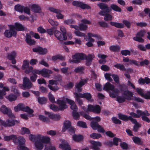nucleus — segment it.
Listing matches in <instances>:
<instances>
[{
    "instance_id": "aec40b11",
    "label": "nucleus",
    "mask_w": 150,
    "mask_h": 150,
    "mask_svg": "<svg viewBox=\"0 0 150 150\" xmlns=\"http://www.w3.org/2000/svg\"><path fill=\"white\" fill-rule=\"evenodd\" d=\"M119 118L125 122H127L130 120L131 122L134 119L131 116H128L126 115H124L121 113H119L118 114Z\"/></svg>"
},
{
    "instance_id": "f8f14e48",
    "label": "nucleus",
    "mask_w": 150,
    "mask_h": 150,
    "mask_svg": "<svg viewBox=\"0 0 150 150\" xmlns=\"http://www.w3.org/2000/svg\"><path fill=\"white\" fill-rule=\"evenodd\" d=\"M90 142L92 145L91 146V149L93 150H100V148L98 146H100L102 145L101 143L99 142H96L93 140H91Z\"/></svg>"
},
{
    "instance_id": "4c0bfd02",
    "label": "nucleus",
    "mask_w": 150,
    "mask_h": 150,
    "mask_svg": "<svg viewBox=\"0 0 150 150\" xmlns=\"http://www.w3.org/2000/svg\"><path fill=\"white\" fill-rule=\"evenodd\" d=\"M24 8V6L20 4H17L14 7V8L16 11L21 13L23 12Z\"/></svg>"
},
{
    "instance_id": "a18cd8bd",
    "label": "nucleus",
    "mask_w": 150,
    "mask_h": 150,
    "mask_svg": "<svg viewBox=\"0 0 150 150\" xmlns=\"http://www.w3.org/2000/svg\"><path fill=\"white\" fill-rule=\"evenodd\" d=\"M64 22L65 24L69 25L70 26L71 25L75 24V21L73 19H69L64 20Z\"/></svg>"
},
{
    "instance_id": "13d9d810",
    "label": "nucleus",
    "mask_w": 150,
    "mask_h": 150,
    "mask_svg": "<svg viewBox=\"0 0 150 150\" xmlns=\"http://www.w3.org/2000/svg\"><path fill=\"white\" fill-rule=\"evenodd\" d=\"M112 122L115 124H120L122 122L115 117H113L111 118Z\"/></svg>"
},
{
    "instance_id": "4be33fe9",
    "label": "nucleus",
    "mask_w": 150,
    "mask_h": 150,
    "mask_svg": "<svg viewBox=\"0 0 150 150\" xmlns=\"http://www.w3.org/2000/svg\"><path fill=\"white\" fill-rule=\"evenodd\" d=\"M72 126L71 122L67 120H65L64 122L62 131L63 132H65L66 131L69 129Z\"/></svg>"
},
{
    "instance_id": "0e129e2a",
    "label": "nucleus",
    "mask_w": 150,
    "mask_h": 150,
    "mask_svg": "<svg viewBox=\"0 0 150 150\" xmlns=\"http://www.w3.org/2000/svg\"><path fill=\"white\" fill-rule=\"evenodd\" d=\"M120 54L122 55L126 56L127 55H130V51L128 50H123L121 51Z\"/></svg>"
},
{
    "instance_id": "37998d69",
    "label": "nucleus",
    "mask_w": 150,
    "mask_h": 150,
    "mask_svg": "<svg viewBox=\"0 0 150 150\" xmlns=\"http://www.w3.org/2000/svg\"><path fill=\"white\" fill-rule=\"evenodd\" d=\"M17 98V97L16 95L12 94H9L6 98L10 102L15 101Z\"/></svg>"
},
{
    "instance_id": "20e7f679",
    "label": "nucleus",
    "mask_w": 150,
    "mask_h": 150,
    "mask_svg": "<svg viewBox=\"0 0 150 150\" xmlns=\"http://www.w3.org/2000/svg\"><path fill=\"white\" fill-rule=\"evenodd\" d=\"M19 87L23 89H30L33 86V84L29 79L27 77L23 79V84H20Z\"/></svg>"
},
{
    "instance_id": "2f4dec72",
    "label": "nucleus",
    "mask_w": 150,
    "mask_h": 150,
    "mask_svg": "<svg viewBox=\"0 0 150 150\" xmlns=\"http://www.w3.org/2000/svg\"><path fill=\"white\" fill-rule=\"evenodd\" d=\"M110 8L111 9V11L112 9L114 11L116 12H121L122 11V9L121 8L115 4H111Z\"/></svg>"
},
{
    "instance_id": "c756f323",
    "label": "nucleus",
    "mask_w": 150,
    "mask_h": 150,
    "mask_svg": "<svg viewBox=\"0 0 150 150\" xmlns=\"http://www.w3.org/2000/svg\"><path fill=\"white\" fill-rule=\"evenodd\" d=\"M31 8L32 11L36 13H40L41 11V9L38 5L33 4L32 5Z\"/></svg>"
},
{
    "instance_id": "4d7b16f0",
    "label": "nucleus",
    "mask_w": 150,
    "mask_h": 150,
    "mask_svg": "<svg viewBox=\"0 0 150 150\" xmlns=\"http://www.w3.org/2000/svg\"><path fill=\"white\" fill-rule=\"evenodd\" d=\"M84 69L85 68L84 67H79L76 68L74 70V71L76 73H82Z\"/></svg>"
},
{
    "instance_id": "338daca9",
    "label": "nucleus",
    "mask_w": 150,
    "mask_h": 150,
    "mask_svg": "<svg viewBox=\"0 0 150 150\" xmlns=\"http://www.w3.org/2000/svg\"><path fill=\"white\" fill-rule=\"evenodd\" d=\"M21 133L22 134H29L30 133V131L29 129L26 127H23L21 128Z\"/></svg>"
},
{
    "instance_id": "bf43d9fd",
    "label": "nucleus",
    "mask_w": 150,
    "mask_h": 150,
    "mask_svg": "<svg viewBox=\"0 0 150 150\" xmlns=\"http://www.w3.org/2000/svg\"><path fill=\"white\" fill-rule=\"evenodd\" d=\"M29 66V62L27 60H24L23 61V65L22 67V69L23 70H25L26 67Z\"/></svg>"
},
{
    "instance_id": "603ef678",
    "label": "nucleus",
    "mask_w": 150,
    "mask_h": 150,
    "mask_svg": "<svg viewBox=\"0 0 150 150\" xmlns=\"http://www.w3.org/2000/svg\"><path fill=\"white\" fill-rule=\"evenodd\" d=\"M75 34L77 36L79 37H85L84 39L87 40L86 38L87 37V36H85L84 33L80 32L79 31H75L74 32Z\"/></svg>"
},
{
    "instance_id": "69168bd1",
    "label": "nucleus",
    "mask_w": 150,
    "mask_h": 150,
    "mask_svg": "<svg viewBox=\"0 0 150 150\" xmlns=\"http://www.w3.org/2000/svg\"><path fill=\"white\" fill-rule=\"evenodd\" d=\"M33 70V67L31 66H29L26 67L24 72L26 74H29L30 72L32 73Z\"/></svg>"
},
{
    "instance_id": "473e14b6",
    "label": "nucleus",
    "mask_w": 150,
    "mask_h": 150,
    "mask_svg": "<svg viewBox=\"0 0 150 150\" xmlns=\"http://www.w3.org/2000/svg\"><path fill=\"white\" fill-rule=\"evenodd\" d=\"M35 145L38 150H41L43 147V143L40 141H36L35 142Z\"/></svg>"
},
{
    "instance_id": "a878e982",
    "label": "nucleus",
    "mask_w": 150,
    "mask_h": 150,
    "mask_svg": "<svg viewBox=\"0 0 150 150\" xmlns=\"http://www.w3.org/2000/svg\"><path fill=\"white\" fill-rule=\"evenodd\" d=\"M114 89L115 86L109 82L106 83L103 87V89L107 91L112 90Z\"/></svg>"
},
{
    "instance_id": "f704fd0d",
    "label": "nucleus",
    "mask_w": 150,
    "mask_h": 150,
    "mask_svg": "<svg viewBox=\"0 0 150 150\" xmlns=\"http://www.w3.org/2000/svg\"><path fill=\"white\" fill-rule=\"evenodd\" d=\"M15 135L12 134L9 136H5L4 137V140L7 142H8L10 140H12L13 142H15Z\"/></svg>"
},
{
    "instance_id": "f257e3e1",
    "label": "nucleus",
    "mask_w": 150,
    "mask_h": 150,
    "mask_svg": "<svg viewBox=\"0 0 150 150\" xmlns=\"http://www.w3.org/2000/svg\"><path fill=\"white\" fill-rule=\"evenodd\" d=\"M37 74L39 75H41L44 78H49L50 76V74L52 73V71L49 69L45 68H43L41 70L36 69Z\"/></svg>"
},
{
    "instance_id": "0eeeda50",
    "label": "nucleus",
    "mask_w": 150,
    "mask_h": 150,
    "mask_svg": "<svg viewBox=\"0 0 150 150\" xmlns=\"http://www.w3.org/2000/svg\"><path fill=\"white\" fill-rule=\"evenodd\" d=\"M72 4L74 6L80 7L83 9H90L91 8V6L88 5L83 3V2L78 1H73L72 2Z\"/></svg>"
},
{
    "instance_id": "6e6552de",
    "label": "nucleus",
    "mask_w": 150,
    "mask_h": 150,
    "mask_svg": "<svg viewBox=\"0 0 150 150\" xmlns=\"http://www.w3.org/2000/svg\"><path fill=\"white\" fill-rule=\"evenodd\" d=\"M49 10L50 11L57 14L56 17L57 19H63L64 16L61 13L62 11L60 10L55 8L53 7H49Z\"/></svg>"
},
{
    "instance_id": "7c9ffc66",
    "label": "nucleus",
    "mask_w": 150,
    "mask_h": 150,
    "mask_svg": "<svg viewBox=\"0 0 150 150\" xmlns=\"http://www.w3.org/2000/svg\"><path fill=\"white\" fill-rule=\"evenodd\" d=\"M120 46L117 45H112L109 47L110 50L115 52H119L120 50Z\"/></svg>"
},
{
    "instance_id": "774afa93",
    "label": "nucleus",
    "mask_w": 150,
    "mask_h": 150,
    "mask_svg": "<svg viewBox=\"0 0 150 150\" xmlns=\"http://www.w3.org/2000/svg\"><path fill=\"white\" fill-rule=\"evenodd\" d=\"M50 108L54 111H59V107L54 104H51L50 105Z\"/></svg>"
},
{
    "instance_id": "ea45409f",
    "label": "nucleus",
    "mask_w": 150,
    "mask_h": 150,
    "mask_svg": "<svg viewBox=\"0 0 150 150\" xmlns=\"http://www.w3.org/2000/svg\"><path fill=\"white\" fill-rule=\"evenodd\" d=\"M38 103L41 105L45 104L47 102V98L44 97H38Z\"/></svg>"
},
{
    "instance_id": "ddd939ff",
    "label": "nucleus",
    "mask_w": 150,
    "mask_h": 150,
    "mask_svg": "<svg viewBox=\"0 0 150 150\" xmlns=\"http://www.w3.org/2000/svg\"><path fill=\"white\" fill-rule=\"evenodd\" d=\"M97 5L101 10L105 11L107 13H110L111 11V9L106 4L100 3L98 4Z\"/></svg>"
},
{
    "instance_id": "c03bdc74",
    "label": "nucleus",
    "mask_w": 150,
    "mask_h": 150,
    "mask_svg": "<svg viewBox=\"0 0 150 150\" xmlns=\"http://www.w3.org/2000/svg\"><path fill=\"white\" fill-rule=\"evenodd\" d=\"M114 66L117 69H119L122 71H126V69L125 66L120 64L117 63Z\"/></svg>"
},
{
    "instance_id": "052dcab7",
    "label": "nucleus",
    "mask_w": 150,
    "mask_h": 150,
    "mask_svg": "<svg viewBox=\"0 0 150 150\" xmlns=\"http://www.w3.org/2000/svg\"><path fill=\"white\" fill-rule=\"evenodd\" d=\"M138 110H137L136 111V112L137 114L135 113L134 112H131L129 113V114L130 115V116L134 118H139L140 117V114L138 112Z\"/></svg>"
},
{
    "instance_id": "9b49d317",
    "label": "nucleus",
    "mask_w": 150,
    "mask_h": 150,
    "mask_svg": "<svg viewBox=\"0 0 150 150\" xmlns=\"http://www.w3.org/2000/svg\"><path fill=\"white\" fill-rule=\"evenodd\" d=\"M54 34L55 37L59 40H66L67 39V37L65 34L62 33L57 30H55L54 31Z\"/></svg>"
},
{
    "instance_id": "412c9836",
    "label": "nucleus",
    "mask_w": 150,
    "mask_h": 150,
    "mask_svg": "<svg viewBox=\"0 0 150 150\" xmlns=\"http://www.w3.org/2000/svg\"><path fill=\"white\" fill-rule=\"evenodd\" d=\"M11 26H13L14 28L13 30L18 31H23L25 30V27L23 25L21 24L16 22L15 23L14 25H12Z\"/></svg>"
},
{
    "instance_id": "6ab92c4d",
    "label": "nucleus",
    "mask_w": 150,
    "mask_h": 150,
    "mask_svg": "<svg viewBox=\"0 0 150 150\" xmlns=\"http://www.w3.org/2000/svg\"><path fill=\"white\" fill-rule=\"evenodd\" d=\"M16 56V53L15 51H13L10 54H8L7 58L10 60L11 61V63L13 64H16V61L15 59Z\"/></svg>"
},
{
    "instance_id": "1a4fd4ad",
    "label": "nucleus",
    "mask_w": 150,
    "mask_h": 150,
    "mask_svg": "<svg viewBox=\"0 0 150 150\" xmlns=\"http://www.w3.org/2000/svg\"><path fill=\"white\" fill-rule=\"evenodd\" d=\"M0 111H1L4 114L7 115L9 117H13V115L12 113L11 109L7 108L5 105H2L0 108Z\"/></svg>"
},
{
    "instance_id": "2eb2a0df",
    "label": "nucleus",
    "mask_w": 150,
    "mask_h": 150,
    "mask_svg": "<svg viewBox=\"0 0 150 150\" xmlns=\"http://www.w3.org/2000/svg\"><path fill=\"white\" fill-rule=\"evenodd\" d=\"M122 95L125 96V100L130 101L132 100V98L133 97V93L128 90H125V92L122 93Z\"/></svg>"
},
{
    "instance_id": "cd10ccee",
    "label": "nucleus",
    "mask_w": 150,
    "mask_h": 150,
    "mask_svg": "<svg viewBox=\"0 0 150 150\" xmlns=\"http://www.w3.org/2000/svg\"><path fill=\"white\" fill-rule=\"evenodd\" d=\"M21 110L24 112H26L30 114H32L34 112L33 110L32 109H30L28 106H24V105L22 103Z\"/></svg>"
},
{
    "instance_id": "a211bd4d",
    "label": "nucleus",
    "mask_w": 150,
    "mask_h": 150,
    "mask_svg": "<svg viewBox=\"0 0 150 150\" xmlns=\"http://www.w3.org/2000/svg\"><path fill=\"white\" fill-rule=\"evenodd\" d=\"M57 103L59 105L58 107L59 110H63L68 107L67 105L66 104V102L63 100H57Z\"/></svg>"
},
{
    "instance_id": "b1692460",
    "label": "nucleus",
    "mask_w": 150,
    "mask_h": 150,
    "mask_svg": "<svg viewBox=\"0 0 150 150\" xmlns=\"http://www.w3.org/2000/svg\"><path fill=\"white\" fill-rule=\"evenodd\" d=\"M25 41L29 45H34L35 43V41L34 40L31 39V36L28 33L26 34Z\"/></svg>"
},
{
    "instance_id": "864d4df0",
    "label": "nucleus",
    "mask_w": 150,
    "mask_h": 150,
    "mask_svg": "<svg viewBox=\"0 0 150 150\" xmlns=\"http://www.w3.org/2000/svg\"><path fill=\"white\" fill-rule=\"evenodd\" d=\"M38 117L39 119L44 122H47L49 121V119L44 115H39Z\"/></svg>"
},
{
    "instance_id": "bb28decb",
    "label": "nucleus",
    "mask_w": 150,
    "mask_h": 150,
    "mask_svg": "<svg viewBox=\"0 0 150 150\" xmlns=\"http://www.w3.org/2000/svg\"><path fill=\"white\" fill-rule=\"evenodd\" d=\"M111 91L112 92L110 91L109 92L110 96L113 98H116V96L118 95L119 92L118 89L117 88H115Z\"/></svg>"
},
{
    "instance_id": "c85d7f7f",
    "label": "nucleus",
    "mask_w": 150,
    "mask_h": 150,
    "mask_svg": "<svg viewBox=\"0 0 150 150\" xmlns=\"http://www.w3.org/2000/svg\"><path fill=\"white\" fill-rule=\"evenodd\" d=\"M110 24L112 26H114L118 28H122L124 27V25L122 23L111 21L110 22Z\"/></svg>"
},
{
    "instance_id": "f03ea898",
    "label": "nucleus",
    "mask_w": 150,
    "mask_h": 150,
    "mask_svg": "<svg viewBox=\"0 0 150 150\" xmlns=\"http://www.w3.org/2000/svg\"><path fill=\"white\" fill-rule=\"evenodd\" d=\"M85 57L84 54L76 53L72 55V58L73 59L71 60V62L77 64L80 63L81 60H84Z\"/></svg>"
},
{
    "instance_id": "e2e57ef3",
    "label": "nucleus",
    "mask_w": 150,
    "mask_h": 150,
    "mask_svg": "<svg viewBox=\"0 0 150 150\" xmlns=\"http://www.w3.org/2000/svg\"><path fill=\"white\" fill-rule=\"evenodd\" d=\"M50 141V138L47 137H42L41 140V142L42 143H48Z\"/></svg>"
},
{
    "instance_id": "5701e85b",
    "label": "nucleus",
    "mask_w": 150,
    "mask_h": 150,
    "mask_svg": "<svg viewBox=\"0 0 150 150\" xmlns=\"http://www.w3.org/2000/svg\"><path fill=\"white\" fill-rule=\"evenodd\" d=\"M131 122L134 124V126L133 130L134 132H137L139 128L141 127V125L138 122H137V120L135 119H134Z\"/></svg>"
},
{
    "instance_id": "423d86ee",
    "label": "nucleus",
    "mask_w": 150,
    "mask_h": 150,
    "mask_svg": "<svg viewBox=\"0 0 150 150\" xmlns=\"http://www.w3.org/2000/svg\"><path fill=\"white\" fill-rule=\"evenodd\" d=\"M90 126L94 130H97L98 131L101 133H104L105 130L104 128L97 122L91 121L90 123Z\"/></svg>"
},
{
    "instance_id": "39448f33",
    "label": "nucleus",
    "mask_w": 150,
    "mask_h": 150,
    "mask_svg": "<svg viewBox=\"0 0 150 150\" xmlns=\"http://www.w3.org/2000/svg\"><path fill=\"white\" fill-rule=\"evenodd\" d=\"M10 30H6L4 33L5 36L7 38H10L12 37V36L15 37H16L17 35V32L13 30V26H11V25H8Z\"/></svg>"
},
{
    "instance_id": "a19ab883",
    "label": "nucleus",
    "mask_w": 150,
    "mask_h": 150,
    "mask_svg": "<svg viewBox=\"0 0 150 150\" xmlns=\"http://www.w3.org/2000/svg\"><path fill=\"white\" fill-rule=\"evenodd\" d=\"M116 101L119 103H122L126 101L125 96L124 95L117 96L116 97Z\"/></svg>"
},
{
    "instance_id": "f3484780",
    "label": "nucleus",
    "mask_w": 150,
    "mask_h": 150,
    "mask_svg": "<svg viewBox=\"0 0 150 150\" xmlns=\"http://www.w3.org/2000/svg\"><path fill=\"white\" fill-rule=\"evenodd\" d=\"M87 80L86 79H81L79 83H77L75 86V88L77 89V91L81 92L82 91L81 87L85 83H87Z\"/></svg>"
},
{
    "instance_id": "9d476101",
    "label": "nucleus",
    "mask_w": 150,
    "mask_h": 150,
    "mask_svg": "<svg viewBox=\"0 0 150 150\" xmlns=\"http://www.w3.org/2000/svg\"><path fill=\"white\" fill-rule=\"evenodd\" d=\"M88 110L90 112H91L96 113H99L101 111V108L99 105H88Z\"/></svg>"
},
{
    "instance_id": "49530a36",
    "label": "nucleus",
    "mask_w": 150,
    "mask_h": 150,
    "mask_svg": "<svg viewBox=\"0 0 150 150\" xmlns=\"http://www.w3.org/2000/svg\"><path fill=\"white\" fill-rule=\"evenodd\" d=\"M77 125L80 127L83 128H86L87 126L86 123L84 122L79 121L77 122Z\"/></svg>"
},
{
    "instance_id": "c9c22d12",
    "label": "nucleus",
    "mask_w": 150,
    "mask_h": 150,
    "mask_svg": "<svg viewBox=\"0 0 150 150\" xmlns=\"http://www.w3.org/2000/svg\"><path fill=\"white\" fill-rule=\"evenodd\" d=\"M132 139L134 142L135 144L142 145L143 144V142L138 137H132Z\"/></svg>"
},
{
    "instance_id": "680f3d73",
    "label": "nucleus",
    "mask_w": 150,
    "mask_h": 150,
    "mask_svg": "<svg viewBox=\"0 0 150 150\" xmlns=\"http://www.w3.org/2000/svg\"><path fill=\"white\" fill-rule=\"evenodd\" d=\"M88 28V26L83 24L81 23L79 25V29L80 30L85 31Z\"/></svg>"
},
{
    "instance_id": "3c124183",
    "label": "nucleus",
    "mask_w": 150,
    "mask_h": 150,
    "mask_svg": "<svg viewBox=\"0 0 150 150\" xmlns=\"http://www.w3.org/2000/svg\"><path fill=\"white\" fill-rule=\"evenodd\" d=\"M90 136L91 138L93 139H98L100 138L102 136L100 134L93 133L90 134Z\"/></svg>"
},
{
    "instance_id": "72a5a7b5",
    "label": "nucleus",
    "mask_w": 150,
    "mask_h": 150,
    "mask_svg": "<svg viewBox=\"0 0 150 150\" xmlns=\"http://www.w3.org/2000/svg\"><path fill=\"white\" fill-rule=\"evenodd\" d=\"M36 69H33L32 72L33 74L32 76L30 77V79L31 81L33 82H35L36 81L38 77V76L37 75V73H35L36 72H37Z\"/></svg>"
},
{
    "instance_id": "6e6d98bb",
    "label": "nucleus",
    "mask_w": 150,
    "mask_h": 150,
    "mask_svg": "<svg viewBox=\"0 0 150 150\" xmlns=\"http://www.w3.org/2000/svg\"><path fill=\"white\" fill-rule=\"evenodd\" d=\"M48 97L49 100L52 103H56L55 98L51 92H49L48 93Z\"/></svg>"
},
{
    "instance_id": "de8ad7c7",
    "label": "nucleus",
    "mask_w": 150,
    "mask_h": 150,
    "mask_svg": "<svg viewBox=\"0 0 150 150\" xmlns=\"http://www.w3.org/2000/svg\"><path fill=\"white\" fill-rule=\"evenodd\" d=\"M138 112L140 114V117L142 116H149L150 115V114L148 112L147 110H145L144 111L142 110H138Z\"/></svg>"
},
{
    "instance_id": "8fccbe9b",
    "label": "nucleus",
    "mask_w": 150,
    "mask_h": 150,
    "mask_svg": "<svg viewBox=\"0 0 150 150\" xmlns=\"http://www.w3.org/2000/svg\"><path fill=\"white\" fill-rule=\"evenodd\" d=\"M98 23L100 27L103 28H107L109 27V25L105 21H100L98 22Z\"/></svg>"
},
{
    "instance_id": "58836bf2",
    "label": "nucleus",
    "mask_w": 150,
    "mask_h": 150,
    "mask_svg": "<svg viewBox=\"0 0 150 150\" xmlns=\"http://www.w3.org/2000/svg\"><path fill=\"white\" fill-rule=\"evenodd\" d=\"M52 59L53 61H55L57 59H59L61 61H63L65 60L64 57L59 54L54 55L52 57Z\"/></svg>"
},
{
    "instance_id": "4468645a",
    "label": "nucleus",
    "mask_w": 150,
    "mask_h": 150,
    "mask_svg": "<svg viewBox=\"0 0 150 150\" xmlns=\"http://www.w3.org/2000/svg\"><path fill=\"white\" fill-rule=\"evenodd\" d=\"M45 114L46 115H48L50 119L58 121L60 119V116L58 114H54L46 111H45Z\"/></svg>"
},
{
    "instance_id": "dca6fc26",
    "label": "nucleus",
    "mask_w": 150,
    "mask_h": 150,
    "mask_svg": "<svg viewBox=\"0 0 150 150\" xmlns=\"http://www.w3.org/2000/svg\"><path fill=\"white\" fill-rule=\"evenodd\" d=\"M15 142H13L14 143L16 144H19L20 145H23L25 142V140L23 137L19 136L18 137L15 135Z\"/></svg>"
},
{
    "instance_id": "79ce46f5",
    "label": "nucleus",
    "mask_w": 150,
    "mask_h": 150,
    "mask_svg": "<svg viewBox=\"0 0 150 150\" xmlns=\"http://www.w3.org/2000/svg\"><path fill=\"white\" fill-rule=\"evenodd\" d=\"M60 147L64 150H70L71 147L68 143H62L60 144Z\"/></svg>"
},
{
    "instance_id": "5fc2aeb1",
    "label": "nucleus",
    "mask_w": 150,
    "mask_h": 150,
    "mask_svg": "<svg viewBox=\"0 0 150 150\" xmlns=\"http://www.w3.org/2000/svg\"><path fill=\"white\" fill-rule=\"evenodd\" d=\"M83 98H85L88 101H91L92 96L90 93H83Z\"/></svg>"
},
{
    "instance_id": "7ed1b4c3",
    "label": "nucleus",
    "mask_w": 150,
    "mask_h": 150,
    "mask_svg": "<svg viewBox=\"0 0 150 150\" xmlns=\"http://www.w3.org/2000/svg\"><path fill=\"white\" fill-rule=\"evenodd\" d=\"M2 126L5 127H11L15 126L16 124L19 123V121L12 118H9L6 120L5 121H4Z\"/></svg>"
},
{
    "instance_id": "09e8293b",
    "label": "nucleus",
    "mask_w": 150,
    "mask_h": 150,
    "mask_svg": "<svg viewBox=\"0 0 150 150\" xmlns=\"http://www.w3.org/2000/svg\"><path fill=\"white\" fill-rule=\"evenodd\" d=\"M127 86L125 84H119L118 86V87L120 89L121 92L125 91V90H127Z\"/></svg>"
},
{
    "instance_id": "e433bc0d",
    "label": "nucleus",
    "mask_w": 150,
    "mask_h": 150,
    "mask_svg": "<svg viewBox=\"0 0 150 150\" xmlns=\"http://www.w3.org/2000/svg\"><path fill=\"white\" fill-rule=\"evenodd\" d=\"M69 68L68 67H64L61 68L60 71L63 74L65 75H68L69 74H71V72L69 71Z\"/></svg>"
},
{
    "instance_id": "393cba45",
    "label": "nucleus",
    "mask_w": 150,
    "mask_h": 150,
    "mask_svg": "<svg viewBox=\"0 0 150 150\" xmlns=\"http://www.w3.org/2000/svg\"><path fill=\"white\" fill-rule=\"evenodd\" d=\"M72 139L74 142H79L83 140V137L82 135L75 134L73 135Z\"/></svg>"
}]
</instances>
